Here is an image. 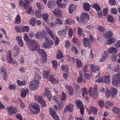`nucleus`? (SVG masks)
Segmentation results:
<instances>
[{
	"mask_svg": "<svg viewBox=\"0 0 120 120\" xmlns=\"http://www.w3.org/2000/svg\"><path fill=\"white\" fill-rule=\"evenodd\" d=\"M24 39L27 42V45L28 48L31 49V51H34L37 49L38 47V42L34 39L30 40L27 34L25 33L24 35Z\"/></svg>",
	"mask_w": 120,
	"mask_h": 120,
	"instance_id": "f257e3e1",
	"label": "nucleus"
},
{
	"mask_svg": "<svg viewBox=\"0 0 120 120\" xmlns=\"http://www.w3.org/2000/svg\"><path fill=\"white\" fill-rule=\"evenodd\" d=\"M41 77L38 73L35 74L34 80L30 82L29 86L30 88L33 90H35L38 87L39 81L41 79Z\"/></svg>",
	"mask_w": 120,
	"mask_h": 120,
	"instance_id": "f03ea898",
	"label": "nucleus"
},
{
	"mask_svg": "<svg viewBox=\"0 0 120 120\" xmlns=\"http://www.w3.org/2000/svg\"><path fill=\"white\" fill-rule=\"evenodd\" d=\"M112 83L113 85L117 86L120 84V72L113 75Z\"/></svg>",
	"mask_w": 120,
	"mask_h": 120,
	"instance_id": "7ed1b4c3",
	"label": "nucleus"
},
{
	"mask_svg": "<svg viewBox=\"0 0 120 120\" xmlns=\"http://www.w3.org/2000/svg\"><path fill=\"white\" fill-rule=\"evenodd\" d=\"M38 49L32 51H38V53L42 55V59L41 60V63H44L47 60V56L46 52L44 51V50L42 49H40L39 47V45L38 43Z\"/></svg>",
	"mask_w": 120,
	"mask_h": 120,
	"instance_id": "20e7f679",
	"label": "nucleus"
},
{
	"mask_svg": "<svg viewBox=\"0 0 120 120\" xmlns=\"http://www.w3.org/2000/svg\"><path fill=\"white\" fill-rule=\"evenodd\" d=\"M89 17L88 13L83 12L81 15V18L79 20V23L81 24L85 23V20H89Z\"/></svg>",
	"mask_w": 120,
	"mask_h": 120,
	"instance_id": "39448f33",
	"label": "nucleus"
},
{
	"mask_svg": "<svg viewBox=\"0 0 120 120\" xmlns=\"http://www.w3.org/2000/svg\"><path fill=\"white\" fill-rule=\"evenodd\" d=\"M75 103L77 107L80 109L81 114L83 115L84 113V109L82 101L80 100H76Z\"/></svg>",
	"mask_w": 120,
	"mask_h": 120,
	"instance_id": "423d86ee",
	"label": "nucleus"
},
{
	"mask_svg": "<svg viewBox=\"0 0 120 120\" xmlns=\"http://www.w3.org/2000/svg\"><path fill=\"white\" fill-rule=\"evenodd\" d=\"M24 2L22 0H20L19 3V5L20 6L24 7L26 9H27L29 6L30 3L28 0H24Z\"/></svg>",
	"mask_w": 120,
	"mask_h": 120,
	"instance_id": "0eeeda50",
	"label": "nucleus"
},
{
	"mask_svg": "<svg viewBox=\"0 0 120 120\" xmlns=\"http://www.w3.org/2000/svg\"><path fill=\"white\" fill-rule=\"evenodd\" d=\"M8 114L9 115L15 114L18 111L17 109L13 106H11L8 107L7 109Z\"/></svg>",
	"mask_w": 120,
	"mask_h": 120,
	"instance_id": "6e6552de",
	"label": "nucleus"
},
{
	"mask_svg": "<svg viewBox=\"0 0 120 120\" xmlns=\"http://www.w3.org/2000/svg\"><path fill=\"white\" fill-rule=\"evenodd\" d=\"M0 74L2 76L4 80H6L7 79L8 75L6 70L4 67H2L0 68Z\"/></svg>",
	"mask_w": 120,
	"mask_h": 120,
	"instance_id": "1a4fd4ad",
	"label": "nucleus"
},
{
	"mask_svg": "<svg viewBox=\"0 0 120 120\" xmlns=\"http://www.w3.org/2000/svg\"><path fill=\"white\" fill-rule=\"evenodd\" d=\"M49 111L50 114L54 119L55 120H59L58 116L54 109L50 108Z\"/></svg>",
	"mask_w": 120,
	"mask_h": 120,
	"instance_id": "9d476101",
	"label": "nucleus"
},
{
	"mask_svg": "<svg viewBox=\"0 0 120 120\" xmlns=\"http://www.w3.org/2000/svg\"><path fill=\"white\" fill-rule=\"evenodd\" d=\"M83 46L85 47H90L91 44L88 38H84L83 40Z\"/></svg>",
	"mask_w": 120,
	"mask_h": 120,
	"instance_id": "9b49d317",
	"label": "nucleus"
},
{
	"mask_svg": "<svg viewBox=\"0 0 120 120\" xmlns=\"http://www.w3.org/2000/svg\"><path fill=\"white\" fill-rule=\"evenodd\" d=\"M93 92L90 94L91 97H93L94 99H96L98 97V94L97 93V86H95L93 89Z\"/></svg>",
	"mask_w": 120,
	"mask_h": 120,
	"instance_id": "f8f14e48",
	"label": "nucleus"
},
{
	"mask_svg": "<svg viewBox=\"0 0 120 120\" xmlns=\"http://www.w3.org/2000/svg\"><path fill=\"white\" fill-rule=\"evenodd\" d=\"M7 58L8 62L11 64L15 63L14 60L12 56V55L10 50L8 51V53L7 54Z\"/></svg>",
	"mask_w": 120,
	"mask_h": 120,
	"instance_id": "ddd939ff",
	"label": "nucleus"
},
{
	"mask_svg": "<svg viewBox=\"0 0 120 120\" xmlns=\"http://www.w3.org/2000/svg\"><path fill=\"white\" fill-rule=\"evenodd\" d=\"M65 86L69 91V94L71 96H73L74 94V91L72 87L70 85L67 84L65 85Z\"/></svg>",
	"mask_w": 120,
	"mask_h": 120,
	"instance_id": "4468645a",
	"label": "nucleus"
},
{
	"mask_svg": "<svg viewBox=\"0 0 120 120\" xmlns=\"http://www.w3.org/2000/svg\"><path fill=\"white\" fill-rule=\"evenodd\" d=\"M49 80L52 84L58 83V80L57 77L55 76L54 75L50 76Z\"/></svg>",
	"mask_w": 120,
	"mask_h": 120,
	"instance_id": "2eb2a0df",
	"label": "nucleus"
},
{
	"mask_svg": "<svg viewBox=\"0 0 120 120\" xmlns=\"http://www.w3.org/2000/svg\"><path fill=\"white\" fill-rule=\"evenodd\" d=\"M53 13L56 17H60L62 15L61 10L59 8H55Z\"/></svg>",
	"mask_w": 120,
	"mask_h": 120,
	"instance_id": "dca6fc26",
	"label": "nucleus"
},
{
	"mask_svg": "<svg viewBox=\"0 0 120 120\" xmlns=\"http://www.w3.org/2000/svg\"><path fill=\"white\" fill-rule=\"evenodd\" d=\"M13 49L14 50L13 56L14 57H16L19 52L20 48L18 45H15Z\"/></svg>",
	"mask_w": 120,
	"mask_h": 120,
	"instance_id": "f3484780",
	"label": "nucleus"
},
{
	"mask_svg": "<svg viewBox=\"0 0 120 120\" xmlns=\"http://www.w3.org/2000/svg\"><path fill=\"white\" fill-rule=\"evenodd\" d=\"M16 39L18 42V43L20 47H22L23 46L24 44L23 40L21 37L18 36L16 37Z\"/></svg>",
	"mask_w": 120,
	"mask_h": 120,
	"instance_id": "a211bd4d",
	"label": "nucleus"
},
{
	"mask_svg": "<svg viewBox=\"0 0 120 120\" xmlns=\"http://www.w3.org/2000/svg\"><path fill=\"white\" fill-rule=\"evenodd\" d=\"M111 96L112 98L114 97L116 95L118 91L116 88H111Z\"/></svg>",
	"mask_w": 120,
	"mask_h": 120,
	"instance_id": "6ab92c4d",
	"label": "nucleus"
},
{
	"mask_svg": "<svg viewBox=\"0 0 120 120\" xmlns=\"http://www.w3.org/2000/svg\"><path fill=\"white\" fill-rule=\"evenodd\" d=\"M110 76H104L103 77V82L105 84L109 83L110 82Z\"/></svg>",
	"mask_w": 120,
	"mask_h": 120,
	"instance_id": "aec40b11",
	"label": "nucleus"
},
{
	"mask_svg": "<svg viewBox=\"0 0 120 120\" xmlns=\"http://www.w3.org/2000/svg\"><path fill=\"white\" fill-rule=\"evenodd\" d=\"M90 67L91 68V71L93 72H95L96 71L98 70L100 68L99 67L98 65H94L93 64H92Z\"/></svg>",
	"mask_w": 120,
	"mask_h": 120,
	"instance_id": "412c9836",
	"label": "nucleus"
},
{
	"mask_svg": "<svg viewBox=\"0 0 120 120\" xmlns=\"http://www.w3.org/2000/svg\"><path fill=\"white\" fill-rule=\"evenodd\" d=\"M77 6L75 4H71L69 8V11L70 14L72 13L74 10L76 9Z\"/></svg>",
	"mask_w": 120,
	"mask_h": 120,
	"instance_id": "4be33fe9",
	"label": "nucleus"
},
{
	"mask_svg": "<svg viewBox=\"0 0 120 120\" xmlns=\"http://www.w3.org/2000/svg\"><path fill=\"white\" fill-rule=\"evenodd\" d=\"M21 22V17L19 14H18L15 18V20L14 22V23L18 25Z\"/></svg>",
	"mask_w": 120,
	"mask_h": 120,
	"instance_id": "5701e85b",
	"label": "nucleus"
},
{
	"mask_svg": "<svg viewBox=\"0 0 120 120\" xmlns=\"http://www.w3.org/2000/svg\"><path fill=\"white\" fill-rule=\"evenodd\" d=\"M116 41V38L113 37H111L107 41V43L109 45H110L115 43Z\"/></svg>",
	"mask_w": 120,
	"mask_h": 120,
	"instance_id": "b1692460",
	"label": "nucleus"
},
{
	"mask_svg": "<svg viewBox=\"0 0 120 120\" xmlns=\"http://www.w3.org/2000/svg\"><path fill=\"white\" fill-rule=\"evenodd\" d=\"M29 92L28 89H24L22 91L21 96L22 98H25L27 93Z\"/></svg>",
	"mask_w": 120,
	"mask_h": 120,
	"instance_id": "393cba45",
	"label": "nucleus"
},
{
	"mask_svg": "<svg viewBox=\"0 0 120 120\" xmlns=\"http://www.w3.org/2000/svg\"><path fill=\"white\" fill-rule=\"evenodd\" d=\"M112 110L114 113L118 114H120V108L116 107H115L113 108Z\"/></svg>",
	"mask_w": 120,
	"mask_h": 120,
	"instance_id": "a878e982",
	"label": "nucleus"
},
{
	"mask_svg": "<svg viewBox=\"0 0 120 120\" xmlns=\"http://www.w3.org/2000/svg\"><path fill=\"white\" fill-rule=\"evenodd\" d=\"M83 6L84 8L86 11H88L90 10V6L88 3L86 2L84 3Z\"/></svg>",
	"mask_w": 120,
	"mask_h": 120,
	"instance_id": "bb28decb",
	"label": "nucleus"
},
{
	"mask_svg": "<svg viewBox=\"0 0 120 120\" xmlns=\"http://www.w3.org/2000/svg\"><path fill=\"white\" fill-rule=\"evenodd\" d=\"M17 83L19 86H24L26 84V82L25 80L20 81L18 80L17 81Z\"/></svg>",
	"mask_w": 120,
	"mask_h": 120,
	"instance_id": "cd10ccee",
	"label": "nucleus"
},
{
	"mask_svg": "<svg viewBox=\"0 0 120 120\" xmlns=\"http://www.w3.org/2000/svg\"><path fill=\"white\" fill-rule=\"evenodd\" d=\"M113 35L112 31L111 30H108L105 32L104 34V36L106 38H108L112 36Z\"/></svg>",
	"mask_w": 120,
	"mask_h": 120,
	"instance_id": "c85d7f7f",
	"label": "nucleus"
},
{
	"mask_svg": "<svg viewBox=\"0 0 120 120\" xmlns=\"http://www.w3.org/2000/svg\"><path fill=\"white\" fill-rule=\"evenodd\" d=\"M49 17V15L47 13L43 14L42 15V18L44 19L45 21L47 23H48L49 22L48 20Z\"/></svg>",
	"mask_w": 120,
	"mask_h": 120,
	"instance_id": "c756f323",
	"label": "nucleus"
},
{
	"mask_svg": "<svg viewBox=\"0 0 120 120\" xmlns=\"http://www.w3.org/2000/svg\"><path fill=\"white\" fill-rule=\"evenodd\" d=\"M57 59H60L63 57V55L61 51L58 49L57 51Z\"/></svg>",
	"mask_w": 120,
	"mask_h": 120,
	"instance_id": "7c9ffc66",
	"label": "nucleus"
},
{
	"mask_svg": "<svg viewBox=\"0 0 120 120\" xmlns=\"http://www.w3.org/2000/svg\"><path fill=\"white\" fill-rule=\"evenodd\" d=\"M76 64L77 67L78 68H81L82 66V64L80 60L79 59H76Z\"/></svg>",
	"mask_w": 120,
	"mask_h": 120,
	"instance_id": "2f4dec72",
	"label": "nucleus"
},
{
	"mask_svg": "<svg viewBox=\"0 0 120 120\" xmlns=\"http://www.w3.org/2000/svg\"><path fill=\"white\" fill-rule=\"evenodd\" d=\"M97 11H99L101 10V8L99 6L97 3H95L92 6Z\"/></svg>",
	"mask_w": 120,
	"mask_h": 120,
	"instance_id": "473e14b6",
	"label": "nucleus"
},
{
	"mask_svg": "<svg viewBox=\"0 0 120 120\" xmlns=\"http://www.w3.org/2000/svg\"><path fill=\"white\" fill-rule=\"evenodd\" d=\"M51 37L55 41V45H57L59 43V40L58 37H55L54 35Z\"/></svg>",
	"mask_w": 120,
	"mask_h": 120,
	"instance_id": "72a5a7b5",
	"label": "nucleus"
},
{
	"mask_svg": "<svg viewBox=\"0 0 120 120\" xmlns=\"http://www.w3.org/2000/svg\"><path fill=\"white\" fill-rule=\"evenodd\" d=\"M83 29L81 28L80 27H78V28L77 32L79 36V37H81L83 35Z\"/></svg>",
	"mask_w": 120,
	"mask_h": 120,
	"instance_id": "f704fd0d",
	"label": "nucleus"
},
{
	"mask_svg": "<svg viewBox=\"0 0 120 120\" xmlns=\"http://www.w3.org/2000/svg\"><path fill=\"white\" fill-rule=\"evenodd\" d=\"M74 108L73 105L71 104H69L66 107V108L67 109L68 111L72 112L73 111V109Z\"/></svg>",
	"mask_w": 120,
	"mask_h": 120,
	"instance_id": "c9c22d12",
	"label": "nucleus"
},
{
	"mask_svg": "<svg viewBox=\"0 0 120 120\" xmlns=\"http://www.w3.org/2000/svg\"><path fill=\"white\" fill-rule=\"evenodd\" d=\"M29 108L30 109L32 108L34 110L36 111H40L39 107L35 105H30Z\"/></svg>",
	"mask_w": 120,
	"mask_h": 120,
	"instance_id": "e433bc0d",
	"label": "nucleus"
},
{
	"mask_svg": "<svg viewBox=\"0 0 120 120\" xmlns=\"http://www.w3.org/2000/svg\"><path fill=\"white\" fill-rule=\"evenodd\" d=\"M55 3V1L54 0H52L49 2L48 6V7L52 9L53 7H54L55 4H54Z\"/></svg>",
	"mask_w": 120,
	"mask_h": 120,
	"instance_id": "4c0bfd02",
	"label": "nucleus"
},
{
	"mask_svg": "<svg viewBox=\"0 0 120 120\" xmlns=\"http://www.w3.org/2000/svg\"><path fill=\"white\" fill-rule=\"evenodd\" d=\"M51 70L50 69H48L45 71L43 75L44 77L45 78H47L49 75V73L51 72Z\"/></svg>",
	"mask_w": 120,
	"mask_h": 120,
	"instance_id": "58836bf2",
	"label": "nucleus"
},
{
	"mask_svg": "<svg viewBox=\"0 0 120 120\" xmlns=\"http://www.w3.org/2000/svg\"><path fill=\"white\" fill-rule=\"evenodd\" d=\"M58 105L59 110L60 111L64 106V103L63 101L61 100L58 103Z\"/></svg>",
	"mask_w": 120,
	"mask_h": 120,
	"instance_id": "ea45409f",
	"label": "nucleus"
},
{
	"mask_svg": "<svg viewBox=\"0 0 120 120\" xmlns=\"http://www.w3.org/2000/svg\"><path fill=\"white\" fill-rule=\"evenodd\" d=\"M56 3L58 6L59 7L64 8H65L66 6V5L65 4H62L60 3V2H59L58 1H56Z\"/></svg>",
	"mask_w": 120,
	"mask_h": 120,
	"instance_id": "a19ab883",
	"label": "nucleus"
},
{
	"mask_svg": "<svg viewBox=\"0 0 120 120\" xmlns=\"http://www.w3.org/2000/svg\"><path fill=\"white\" fill-rule=\"evenodd\" d=\"M107 19L108 22L112 23L114 21V19L112 15H108L107 17Z\"/></svg>",
	"mask_w": 120,
	"mask_h": 120,
	"instance_id": "79ce46f5",
	"label": "nucleus"
},
{
	"mask_svg": "<svg viewBox=\"0 0 120 120\" xmlns=\"http://www.w3.org/2000/svg\"><path fill=\"white\" fill-rule=\"evenodd\" d=\"M22 26V32H28L30 30V28L27 26Z\"/></svg>",
	"mask_w": 120,
	"mask_h": 120,
	"instance_id": "37998d69",
	"label": "nucleus"
},
{
	"mask_svg": "<svg viewBox=\"0 0 120 120\" xmlns=\"http://www.w3.org/2000/svg\"><path fill=\"white\" fill-rule=\"evenodd\" d=\"M22 26H15V29L18 33H21L22 32Z\"/></svg>",
	"mask_w": 120,
	"mask_h": 120,
	"instance_id": "c03bdc74",
	"label": "nucleus"
},
{
	"mask_svg": "<svg viewBox=\"0 0 120 120\" xmlns=\"http://www.w3.org/2000/svg\"><path fill=\"white\" fill-rule=\"evenodd\" d=\"M35 98L36 100H38V102L40 103L42 101L44 100V99L41 96H35Z\"/></svg>",
	"mask_w": 120,
	"mask_h": 120,
	"instance_id": "a18cd8bd",
	"label": "nucleus"
},
{
	"mask_svg": "<svg viewBox=\"0 0 120 120\" xmlns=\"http://www.w3.org/2000/svg\"><path fill=\"white\" fill-rule=\"evenodd\" d=\"M110 52L109 51H105L102 53V56H103L106 59L108 58L109 54Z\"/></svg>",
	"mask_w": 120,
	"mask_h": 120,
	"instance_id": "49530a36",
	"label": "nucleus"
},
{
	"mask_svg": "<svg viewBox=\"0 0 120 120\" xmlns=\"http://www.w3.org/2000/svg\"><path fill=\"white\" fill-rule=\"evenodd\" d=\"M97 29L99 31L103 33L105 31V28L104 26H98L97 27Z\"/></svg>",
	"mask_w": 120,
	"mask_h": 120,
	"instance_id": "de8ad7c7",
	"label": "nucleus"
},
{
	"mask_svg": "<svg viewBox=\"0 0 120 120\" xmlns=\"http://www.w3.org/2000/svg\"><path fill=\"white\" fill-rule=\"evenodd\" d=\"M90 109L91 112H92L94 115H96L98 111V110L96 108L91 107L90 108Z\"/></svg>",
	"mask_w": 120,
	"mask_h": 120,
	"instance_id": "09e8293b",
	"label": "nucleus"
},
{
	"mask_svg": "<svg viewBox=\"0 0 120 120\" xmlns=\"http://www.w3.org/2000/svg\"><path fill=\"white\" fill-rule=\"evenodd\" d=\"M45 29L46 30L49 35L51 37L52 36H53V34L50 28L49 27H46Z\"/></svg>",
	"mask_w": 120,
	"mask_h": 120,
	"instance_id": "8fccbe9b",
	"label": "nucleus"
},
{
	"mask_svg": "<svg viewBox=\"0 0 120 120\" xmlns=\"http://www.w3.org/2000/svg\"><path fill=\"white\" fill-rule=\"evenodd\" d=\"M35 16L37 18L40 17L41 15V11L40 10H37L35 11Z\"/></svg>",
	"mask_w": 120,
	"mask_h": 120,
	"instance_id": "3c124183",
	"label": "nucleus"
},
{
	"mask_svg": "<svg viewBox=\"0 0 120 120\" xmlns=\"http://www.w3.org/2000/svg\"><path fill=\"white\" fill-rule=\"evenodd\" d=\"M39 31L40 32V33H41L40 34L41 38L45 37L46 36L47 33L45 30H42Z\"/></svg>",
	"mask_w": 120,
	"mask_h": 120,
	"instance_id": "603ef678",
	"label": "nucleus"
},
{
	"mask_svg": "<svg viewBox=\"0 0 120 120\" xmlns=\"http://www.w3.org/2000/svg\"><path fill=\"white\" fill-rule=\"evenodd\" d=\"M52 64L53 67L55 69H57V61L56 60H53L52 61Z\"/></svg>",
	"mask_w": 120,
	"mask_h": 120,
	"instance_id": "864d4df0",
	"label": "nucleus"
},
{
	"mask_svg": "<svg viewBox=\"0 0 120 120\" xmlns=\"http://www.w3.org/2000/svg\"><path fill=\"white\" fill-rule=\"evenodd\" d=\"M45 95L46 96L48 97V98H50L52 97L51 93L50 92V91L49 90H46L45 91Z\"/></svg>",
	"mask_w": 120,
	"mask_h": 120,
	"instance_id": "5fc2aeb1",
	"label": "nucleus"
},
{
	"mask_svg": "<svg viewBox=\"0 0 120 120\" xmlns=\"http://www.w3.org/2000/svg\"><path fill=\"white\" fill-rule=\"evenodd\" d=\"M108 8H104L102 10L103 14L104 16H106L108 14Z\"/></svg>",
	"mask_w": 120,
	"mask_h": 120,
	"instance_id": "6e6d98bb",
	"label": "nucleus"
},
{
	"mask_svg": "<svg viewBox=\"0 0 120 120\" xmlns=\"http://www.w3.org/2000/svg\"><path fill=\"white\" fill-rule=\"evenodd\" d=\"M109 51L110 53H112L113 52H117V50L115 48L112 47L111 48H109Z\"/></svg>",
	"mask_w": 120,
	"mask_h": 120,
	"instance_id": "4d7b16f0",
	"label": "nucleus"
},
{
	"mask_svg": "<svg viewBox=\"0 0 120 120\" xmlns=\"http://www.w3.org/2000/svg\"><path fill=\"white\" fill-rule=\"evenodd\" d=\"M71 45V44L68 41L66 40L65 43V47L67 49H68Z\"/></svg>",
	"mask_w": 120,
	"mask_h": 120,
	"instance_id": "13d9d810",
	"label": "nucleus"
},
{
	"mask_svg": "<svg viewBox=\"0 0 120 120\" xmlns=\"http://www.w3.org/2000/svg\"><path fill=\"white\" fill-rule=\"evenodd\" d=\"M110 11L113 14H117V9L115 8H112L110 10Z\"/></svg>",
	"mask_w": 120,
	"mask_h": 120,
	"instance_id": "bf43d9fd",
	"label": "nucleus"
},
{
	"mask_svg": "<svg viewBox=\"0 0 120 120\" xmlns=\"http://www.w3.org/2000/svg\"><path fill=\"white\" fill-rule=\"evenodd\" d=\"M36 19L34 18L33 19H31L30 21V23L33 26H34L36 23Z\"/></svg>",
	"mask_w": 120,
	"mask_h": 120,
	"instance_id": "052dcab7",
	"label": "nucleus"
},
{
	"mask_svg": "<svg viewBox=\"0 0 120 120\" xmlns=\"http://www.w3.org/2000/svg\"><path fill=\"white\" fill-rule=\"evenodd\" d=\"M60 98L62 100L64 101L66 99V95L64 92H62V94L61 95Z\"/></svg>",
	"mask_w": 120,
	"mask_h": 120,
	"instance_id": "680f3d73",
	"label": "nucleus"
},
{
	"mask_svg": "<svg viewBox=\"0 0 120 120\" xmlns=\"http://www.w3.org/2000/svg\"><path fill=\"white\" fill-rule=\"evenodd\" d=\"M109 3L111 6L115 5L116 4V2L115 0H109Z\"/></svg>",
	"mask_w": 120,
	"mask_h": 120,
	"instance_id": "e2e57ef3",
	"label": "nucleus"
},
{
	"mask_svg": "<svg viewBox=\"0 0 120 120\" xmlns=\"http://www.w3.org/2000/svg\"><path fill=\"white\" fill-rule=\"evenodd\" d=\"M26 12H28V14L32 15H34V11L32 10L31 8H30L29 10H27Z\"/></svg>",
	"mask_w": 120,
	"mask_h": 120,
	"instance_id": "0e129e2a",
	"label": "nucleus"
},
{
	"mask_svg": "<svg viewBox=\"0 0 120 120\" xmlns=\"http://www.w3.org/2000/svg\"><path fill=\"white\" fill-rule=\"evenodd\" d=\"M82 96L83 97H84L85 95L86 94L87 92L86 88L85 87L82 88Z\"/></svg>",
	"mask_w": 120,
	"mask_h": 120,
	"instance_id": "69168bd1",
	"label": "nucleus"
},
{
	"mask_svg": "<svg viewBox=\"0 0 120 120\" xmlns=\"http://www.w3.org/2000/svg\"><path fill=\"white\" fill-rule=\"evenodd\" d=\"M104 102L101 100H99L98 102V105L101 107H102L104 106Z\"/></svg>",
	"mask_w": 120,
	"mask_h": 120,
	"instance_id": "338daca9",
	"label": "nucleus"
},
{
	"mask_svg": "<svg viewBox=\"0 0 120 120\" xmlns=\"http://www.w3.org/2000/svg\"><path fill=\"white\" fill-rule=\"evenodd\" d=\"M16 117L19 119V120H22V116L20 114H17L16 115Z\"/></svg>",
	"mask_w": 120,
	"mask_h": 120,
	"instance_id": "774afa93",
	"label": "nucleus"
}]
</instances>
